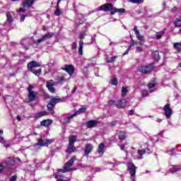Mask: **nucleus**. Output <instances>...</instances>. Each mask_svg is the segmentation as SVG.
Returning a JSON list of instances; mask_svg holds the SVG:
<instances>
[{"instance_id":"obj_1","label":"nucleus","mask_w":181,"mask_h":181,"mask_svg":"<svg viewBox=\"0 0 181 181\" xmlns=\"http://www.w3.org/2000/svg\"><path fill=\"white\" fill-rule=\"evenodd\" d=\"M40 64L37 61H31L27 64V69L30 73H33V74H35V76H40L42 74V69H38L37 70H35V68L40 67Z\"/></svg>"},{"instance_id":"obj_2","label":"nucleus","mask_w":181,"mask_h":181,"mask_svg":"<svg viewBox=\"0 0 181 181\" xmlns=\"http://www.w3.org/2000/svg\"><path fill=\"white\" fill-rule=\"evenodd\" d=\"M77 142V136L72 135L69 139V145L66 150V152L69 154L74 153V152H76L77 151V148H76V146H74V143Z\"/></svg>"},{"instance_id":"obj_3","label":"nucleus","mask_w":181,"mask_h":181,"mask_svg":"<svg viewBox=\"0 0 181 181\" xmlns=\"http://www.w3.org/2000/svg\"><path fill=\"white\" fill-rule=\"evenodd\" d=\"M59 103H62V98H52L49 100V103L47 105V111H49L50 114L53 115L54 114V107H56L57 104Z\"/></svg>"},{"instance_id":"obj_4","label":"nucleus","mask_w":181,"mask_h":181,"mask_svg":"<svg viewBox=\"0 0 181 181\" xmlns=\"http://www.w3.org/2000/svg\"><path fill=\"white\" fill-rule=\"evenodd\" d=\"M33 88V86L29 85L28 87L27 88V91L28 92V103H32L33 101H36V92L32 90Z\"/></svg>"},{"instance_id":"obj_5","label":"nucleus","mask_w":181,"mask_h":181,"mask_svg":"<svg viewBox=\"0 0 181 181\" xmlns=\"http://www.w3.org/2000/svg\"><path fill=\"white\" fill-rule=\"evenodd\" d=\"M153 69H155V64L152 63L149 64L148 66H141L139 67L138 71L141 73V74H148V73H151Z\"/></svg>"},{"instance_id":"obj_6","label":"nucleus","mask_w":181,"mask_h":181,"mask_svg":"<svg viewBox=\"0 0 181 181\" xmlns=\"http://www.w3.org/2000/svg\"><path fill=\"white\" fill-rule=\"evenodd\" d=\"M53 142L52 139H43L42 138L38 139V142L34 144L33 146L34 148H36V146H49L50 144Z\"/></svg>"},{"instance_id":"obj_7","label":"nucleus","mask_w":181,"mask_h":181,"mask_svg":"<svg viewBox=\"0 0 181 181\" xmlns=\"http://www.w3.org/2000/svg\"><path fill=\"white\" fill-rule=\"evenodd\" d=\"M136 166H135V164H134V162H128L127 163V170H129L130 173V176L132 177H135V175H136Z\"/></svg>"},{"instance_id":"obj_8","label":"nucleus","mask_w":181,"mask_h":181,"mask_svg":"<svg viewBox=\"0 0 181 181\" xmlns=\"http://www.w3.org/2000/svg\"><path fill=\"white\" fill-rule=\"evenodd\" d=\"M114 6L111 3H106L103 4L100 7L98 8V11H103L104 12H110L112 14V11H113Z\"/></svg>"},{"instance_id":"obj_9","label":"nucleus","mask_w":181,"mask_h":181,"mask_svg":"<svg viewBox=\"0 0 181 181\" xmlns=\"http://www.w3.org/2000/svg\"><path fill=\"white\" fill-rule=\"evenodd\" d=\"M166 118L169 119L173 115V110L170 107V103H167L163 108Z\"/></svg>"},{"instance_id":"obj_10","label":"nucleus","mask_w":181,"mask_h":181,"mask_svg":"<svg viewBox=\"0 0 181 181\" xmlns=\"http://www.w3.org/2000/svg\"><path fill=\"white\" fill-rule=\"evenodd\" d=\"M54 36V33L48 32L44 35L42 36L41 38L37 40V43H42V42H46V40H49V39H52Z\"/></svg>"},{"instance_id":"obj_11","label":"nucleus","mask_w":181,"mask_h":181,"mask_svg":"<svg viewBox=\"0 0 181 181\" xmlns=\"http://www.w3.org/2000/svg\"><path fill=\"white\" fill-rule=\"evenodd\" d=\"M61 69L68 73L69 76H73V74H74V66L71 64H65Z\"/></svg>"},{"instance_id":"obj_12","label":"nucleus","mask_w":181,"mask_h":181,"mask_svg":"<svg viewBox=\"0 0 181 181\" xmlns=\"http://www.w3.org/2000/svg\"><path fill=\"white\" fill-rule=\"evenodd\" d=\"M74 160H76V158L72 157L71 159L68 160L66 163H65V165H64L65 172H71V170H73V168H69L70 166H72V165L74 163Z\"/></svg>"},{"instance_id":"obj_13","label":"nucleus","mask_w":181,"mask_h":181,"mask_svg":"<svg viewBox=\"0 0 181 181\" xmlns=\"http://www.w3.org/2000/svg\"><path fill=\"white\" fill-rule=\"evenodd\" d=\"M47 88L49 91V93H52V94H54L56 93V89L54 88V81L49 80L47 81Z\"/></svg>"},{"instance_id":"obj_14","label":"nucleus","mask_w":181,"mask_h":181,"mask_svg":"<svg viewBox=\"0 0 181 181\" xmlns=\"http://www.w3.org/2000/svg\"><path fill=\"white\" fill-rule=\"evenodd\" d=\"M3 163L5 165V166H13L16 162L13 157H8L7 160L4 161Z\"/></svg>"},{"instance_id":"obj_15","label":"nucleus","mask_w":181,"mask_h":181,"mask_svg":"<svg viewBox=\"0 0 181 181\" xmlns=\"http://www.w3.org/2000/svg\"><path fill=\"white\" fill-rule=\"evenodd\" d=\"M93 148H94V146H93V144H87L84 149L86 156H88V155H90V153H91V152L93 151Z\"/></svg>"},{"instance_id":"obj_16","label":"nucleus","mask_w":181,"mask_h":181,"mask_svg":"<svg viewBox=\"0 0 181 181\" xmlns=\"http://www.w3.org/2000/svg\"><path fill=\"white\" fill-rule=\"evenodd\" d=\"M35 1L36 0H24L23 2H22V6H23V8H30V6L35 4Z\"/></svg>"},{"instance_id":"obj_17","label":"nucleus","mask_w":181,"mask_h":181,"mask_svg":"<svg viewBox=\"0 0 181 181\" xmlns=\"http://www.w3.org/2000/svg\"><path fill=\"white\" fill-rule=\"evenodd\" d=\"M52 122H53V121L50 119H44L40 122V125H41V127H45L46 128H47V127H50V125H52Z\"/></svg>"},{"instance_id":"obj_18","label":"nucleus","mask_w":181,"mask_h":181,"mask_svg":"<svg viewBox=\"0 0 181 181\" xmlns=\"http://www.w3.org/2000/svg\"><path fill=\"white\" fill-rule=\"evenodd\" d=\"M169 170L170 173H176V172H179L180 170H181V166L180 165H172Z\"/></svg>"},{"instance_id":"obj_19","label":"nucleus","mask_w":181,"mask_h":181,"mask_svg":"<svg viewBox=\"0 0 181 181\" xmlns=\"http://www.w3.org/2000/svg\"><path fill=\"white\" fill-rule=\"evenodd\" d=\"M151 56L154 62H158L160 60V55H159V51H154L151 53Z\"/></svg>"},{"instance_id":"obj_20","label":"nucleus","mask_w":181,"mask_h":181,"mask_svg":"<svg viewBox=\"0 0 181 181\" xmlns=\"http://www.w3.org/2000/svg\"><path fill=\"white\" fill-rule=\"evenodd\" d=\"M125 105H127L125 104L124 102L122 101V100H117V102L115 104V107L119 108V110H122V108H125Z\"/></svg>"},{"instance_id":"obj_21","label":"nucleus","mask_w":181,"mask_h":181,"mask_svg":"<svg viewBox=\"0 0 181 181\" xmlns=\"http://www.w3.org/2000/svg\"><path fill=\"white\" fill-rule=\"evenodd\" d=\"M105 148V144H104V143H100L98 145V152L99 155H100V156L104 155V148Z\"/></svg>"},{"instance_id":"obj_22","label":"nucleus","mask_w":181,"mask_h":181,"mask_svg":"<svg viewBox=\"0 0 181 181\" xmlns=\"http://www.w3.org/2000/svg\"><path fill=\"white\" fill-rule=\"evenodd\" d=\"M46 115H49V112L47 111L38 112L35 114V118H42V117H45Z\"/></svg>"},{"instance_id":"obj_23","label":"nucleus","mask_w":181,"mask_h":181,"mask_svg":"<svg viewBox=\"0 0 181 181\" xmlns=\"http://www.w3.org/2000/svg\"><path fill=\"white\" fill-rule=\"evenodd\" d=\"M98 124V121L90 120L86 123V125L88 128H94V127H95V125H97Z\"/></svg>"},{"instance_id":"obj_24","label":"nucleus","mask_w":181,"mask_h":181,"mask_svg":"<svg viewBox=\"0 0 181 181\" xmlns=\"http://www.w3.org/2000/svg\"><path fill=\"white\" fill-rule=\"evenodd\" d=\"M125 8H113V10L112 11V15H115L117 12L119 13H124L125 12Z\"/></svg>"},{"instance_id":"obj_25","label":"nucleus","mask_w":181,"mask_h":181,"mask_svg":"<svg viewBox=\"0 0 181 181\" xmlns=\"http://www.w3.org/2000/svg\"><path fill=\"white\" fill-rule=\"evenodd\" d=\"M84 45V42L83 40L79 41V47H78V53L79 56H83V47Z\"/></svg>"},{"instance_id":"obj_26","label":"nucleus","mask_w":181,"mask_h":181,"mask_svg":"<svg viewBox=\"0 0 181 181\" xmlns=\"http://www.w3.org/2000/svg\"><path fill=\"white\" fill-rule=\"evenodd\" d=\"M118 138L120 141H124L127 138V132L124 131H120L119 132Z\"/></svg>"},{"instance_id":"obj_27","label":"nucleus","mask_w":181,"mask_h":181,"mask_svg":"<svg viewBox=\"0 0 181 181\" xmlns=\"http://www.w3.org/2000/svg\"><path fill=\"white\" fill-rule=\"evenodd\" d=\"M137 153L139 156V159H144V155L146 153V151L145 149L138 150Z\"/></svg>"},{"instance_id":"obj_28","label":"nucleus","mask_w":181,"mask_h":181,"mask_svg":"<svg viewBox=\"0 0 181 181\" xmlns=\"http://www.w3.org/2000/svg\"><path fill=\"white\" fill-rule=\"evenodd\" d=\"M6 21L9 23H12V22L13 21V17H12V14L11 13V12H7V13H6Z\"/></svg>"},{"instance_id":"obj_29","label":"nucleus","mask_w":181,"mask_h":181,"mask_svg":"<svg viewBox=\"0 0 181 181\" xmlns=\"http://www.w3.org/2000/svg\"><path fill=\"white\" fill-rule=\"evenodd\" d=\"M76 114L74 113L73 115H71L68 117L64 118V124H69V122H70V119H71V118H73L74 117H76Z\"/></svg>"},{"instance_id":"obj_30","label":"nucleus","mask_w":181,"mask_h":181,"mask_svg":"<svg viewBox=\"0 0 181 181\" xmlns=\"http://www.w3.org/2000/svg\"><path fill=\"white\" fill-rule=\"evenodd\" d=\"M54 15L55 16H60V15H62V11L60 10V8L59 7V4H57V7H56L55 11L54 13Z\"/></svg>"},{"instance_id":"obj_31","label":"nucleus","mask_w":181,"mask_h":181,"mask_svg":"<svg viewBox=\"0 0 181 181\" xmlns=\"http://www.w3.org/2000/svg\"><path fill=\"white\" fill-rule=\"evenodd\" d=\"M117 59H118L117 56H113L110 58H107V63H114V62H115L117 60Z\"/></svg>"},{"instance_id":"obj_32","label":"nucleus","mask_w":181,"mask_h":181,"mask_svg":"<svg viewBox=\"0 0 181 181\" xmlns=\"http://www.w3.org/2000/svg\"><path fill=\"white\" fill-rule=\"evenodd\" d=\"M168 155H170L171 156H176V148H173L170 151L167 152Z\"/></svg>"},{"instance_id":"obj_33","label":"nucleus","mask_w":181,"mask_h":181,"mask_svg":"<svg viewBox=\"0 0 181 181\" xmlns=\"http://www.w3.org/2000/svg\"><path fill=\"white\" fill-rule=\"evenodd\" d=\"M174 48H175V50H177V52H181V44H180V42L174 43Z\"/></svg>"},{"instance_id":"obj_34","label":"nucleus","mask_w":181,"mask_h":181,"mask_svg":"<svg viewBox=\"0 0 181 181\" xmlns=\"http://www.w3.org/2000/svg\"><path fill=\"white\" fill-rule=\"evenodd\" d=\"M128 93V90L126 87L123 86L122 88V96L125 97L127 95V93Z\"/></svg>"},{"instance_id":"obj_35","label":"nucleus","mask_w":181,"mask_h":181,"mask_svg":"<svg viewBox=\"0 0 181 181\" xmlns=\"http://www.w3.org/2000/svg\"><path fill=\"white\" fill-rule=\"evenodd\" d=\"M129 2H131L132 4H137V5H139L143 4L144 0H129Z\"/></svg>"},{"instance_id":"obj_36","label":"nucleus","mask_w":181,"mask_h":181,"mask_svg":"<svg viewBox=\"0 0 181 181\" xmlns=\"http://www.w3.org/2000/svg\"><path fill=\"white\" fill-rule=\"evenodd\" d=\"M175 26L177 28H180L181 26V19L177 18L175 21Z\"/></svg>"},{"instance_id":"obj_37","label":"nucleus","mask_w":181,"mask_h":181,"mask_svg":"<svg viewBox=\"0 0 181 181\" xmlns=\"http://www.w3.org/2000/svg\"><path fill=\"white\" fill-rule=\"evenodd\" d=\"M148 95H149V92H148V90H143L141 91V97H143V98L145 97H148Z\"/></svg>"},{"instance_id":"obj_38","label":"nucleus","mask_w":181,"mask_h":181,"mask_svg":"<svg viewBox=\"0 0 181 181\" xmlns=\"http://www.w3.org/2000/svg\"><path fill=\"white\" fill-rule=\"evenodd\" d=\"M112 86H118V81H117V78L114 77L112 79Z\"/></svg>"},{"instance_id":"obj_39","label":"nucleus","mask_w":181,"mask_h":181,"mask_svg":"<svg viewBox=\"0 0 181 181\" xmlns=\"http://www.w3.org/2000/svg\"><path fill=\"white\" fill-rule=\"evenodd\" d=\"M107 103L109 105H115V104H117V102L114 100H108Z\"/></svg>"},{"instance_id":"obj_40","label":"nucleus","mask_w":181,"mask_h":181,"mask_svg":"<svg viewBox=\"0 0 181 181\" xmlns=\"http://www.w3.org/2000/svg\"><path fill=\"white\" fill-rule=\"evenodd\" d=\"M2 134H4V130L0 129V144L4 143V137H2Z\"/></svg>"},{"instance_id":"obj_41","label":"nucleus","mask_w":181,"mask_h":181,"mask_svg":"<svg viewBox=\"0 0 181 181\" xmlns=\"http://www.w3.org/2000/svg\"><path fill=\"white\" fill-rule=\"evenodd\" d=\"M134 31L135 32V35L136 37L139 36V35H141L139 33V30H138V28H136V26L134 27Z\"/></svg>"},{"instance_id":"obj_42","label":"nucleus","mask_w":181,"mask_h":181,"mask_svg":"<svg viewBox=\"0 0 181 181\" xmlns=\"http://www.w3.org/2000/svg\"><path fill=\"white\" fill-rule=\"evenodd\" d=\"M156 86V83H150L147 85V87H148L149 90H151V88H153V87H155Z\"/></svg>"},{"instance_id":"obj_43","label":"nucleus","mask_w":181,"mask_h":181,"mask_svg":"<svg viewBox=\"0 0 181 181\" xmlns=\"http://www.w3.org/2000/svg\"><path fill=\"white\" fill-rule=\"evenodd\" d=\"M137 39H139V40H140V42H144V35H141V34H139V35L136 36Z\"/></svg>"},{"instance_id":"obj_44","label":"nucleus","mask_w":181,"mask_h":181,"mask_svg":"<svg viewBox=\"0 0 181 181\" xmlns=\"http://www.w3.org/2000/svg\"><path fill=\"white\" fill-rule=\"evenodd\" d=\"M85 36H86V33H81L79 34V39L81 40H83V39H84Z\"/></svg>"},{"instance_id":"obj_45","label":"nucleus","mask_w":181,"mask_h":181,"mask_svg":"<svg viewBox=\"0 0 181 181\" xmlns=\"http://www.w3.org/2000/svg\"><path fill=\"white\" fill-rule=\"evenodd\" d=\"M71 49L72 50H76V49H77V42H74L72 43Z\"/></svg>"},{"instance_id":"obj_46","label":"nucleus","mask_w":181,"mask_h":181,"mask_svg":"<svg viewBox=\"0 0 181 181\" xmlns=\"http://www.w3.org/2000/svg\"><path fill=\"white\" fill-rule=\"evenodd\" d=\"M136 45V42H135V40L132 39V43L129 45V49H132L134 45Z\"/></svg>"},{"instance_id":"obj_47","label":"nucleus","mask_w":181,"mask_h":181,"mask_svg":"<svg viewBox=\"0 0 181 181\" xmlns=\"http://www.w3.org/2000/svg\"><path fill=\"white\" fill-rule=\"evenodd\" d=\"M144 49L142 48V47H136V52L137 53H141V52H143Z\"/></svg>"},{"instance_id":"obj_48","label":"nucleus","mask_w":181,"mask_h":181,"mask_svg":"<svg viewBox=\"0 0 181 181\" xmlns=\"http://www.w3.org/2000/svg\"><path fill=\"white\" fill-rule=\"evenodd\" d=\"M4 169H5V165L0 164V174L4 172Z\"/></svg>"},{"instance_id":"obj_49","label":"nucleus","mask_w":181,"mask_h":181,"mask_svg":"<svg viewBox=\"0 0 181 181\" xmlns=\"http://www.w3.org/2000/svg\"><path fill=\"white\" fill-rule=\"evenodd\" d=\"M86 110H87V108H86V107H81V108H79V110H78V112H86Z\"/></svg>"},{"instance_id":"obj_50","label":"nucleus","mask_w":181,"mask_h":181,"mask_svg":"<svg viewBox=\"0 0 181 181\" xmlns=\"http://www.w3.org/2000/svg\"><path fill=\"white\" fill-rule=\"evenodd\" d=\"M10 181H16V175H13L10 177Z\"/></svg>"},{"instance_id":"obj_51","label":"nucleus","mask_w":181,"mask_h":181,"mask_svg":"<svg viewBox=\"0 0 181 181\" xmlns=\"http://www.w3.org/2000/svg\"><path fill=\"white\" fill-rule=\"evenodd\" d=\"M25 62H26V59H20L18 62V64H23V63H25Z\"/></svg>"},{"instance_id":"obj_52","label":"nucleus","mask_w":181,"mask_h":181,"mask_svg":"<svg viewBox=\"0 0 181 181\" xmlns=\"http://www.w3.org/2000/svg\"><path fill=\"white\" fill-rule=\"evenodd\" d=\"M26 16H28L27 15H23L21 17V22H24L25 21V18H26Z\"/></svg>"},{"instance_id":"obj_53","label":"nucleus","mask_w":181,"mask_h":181,"mask_svg":"<svg viewBox=\"0 0 181 181\" xmlns=\"http://www.w3.org/2000/svg\"><path fill=\"white\" fill-rule=\"evenodd\" d=\"M129 50H131V48H129V47L128 49L123 54V56H125V54H128V53H129Z\"/></svg>"},{"instance_id":"obj_54","label":"nucleus","mask_w":181,"mask_h":181,"mask_svg":"<svg viewBox=\"0 0 181 181\" xmlns=\"http://www.w3.org/2000/svg\"><path fill=\"white\" fill-rule=\"evenodd\" d=\"M129 115H134L135 114V112L134 111V110H130L129 111Z\"/></svg>"},{"instance_id":"obj_55","label":"nucleus","mask_w":181,"mask_h":181,"mask_svg":"<svg viewBox=\"0 0 181 181\" xmlns=\"http://www.w3.org/2000/svg\"><path fill=\"white\" fill-rule=\"evenodd\" d=\"M144 151H146V153H147V155H149V153H151V149L150 148H146V149H144Z\"/></svg>"},{"instance_id":"obj_56","label":"nucleus","mask_w":181,"mask_h":181,"mask_svg":"<svg viewBox=\"0 0 181 181\" xmlns=\"http://www.w3.org/2000/svg\"><path fill=\"white\" fill-rule=\"evenodd\" d=\"M120 149L121 151H124L125 149V144L120 145Z\"/></svg>"},{"instance_id":"obj_57","label":"nucleus","mask_w":181,"mask_h":181,"mask_svg":"<svg viewBox=\"0 0 181 181\" xmlns=\"http://www.w3.org/2000/svg\"><path fill=\"white\" fill-rule=\"evenodd\" d=\"M18 12H26V10L23 8H20Z\"/></svg>"},{"instance_id":"obj_58","label":"nucleus","mask_w":181,"mask_h":181,"mask_svg":"<svg viewBox=\"0 0 181 181\" xmlns=\"http://www.w3.org/2000/svg\"><path fill=\"white\" fill-rule=\"evenodd\" d=\"M111 125H112V127H115V125H117V121L112 122Z\"/></svg>"},{"instance_id":"obj_59","label":"nucleus","mask_w":181,"mask_h":181,"mask_svg":"<svg viewBox=\"0 0 181 181\" xmlns=\"http://www.w3.org/2000/svg\"><path fill=\"white\" fill-rule=\"evenodd\" d=\"M172 12H176L177 11V6H175L172 8Z\"/></svg>"},{"instance_id":"obj_60","label":"nucleus","mask_w":181,"mask_h":181,"mask_svg":"<svg viewBox=\"0 0 181 181\" xmlns=\"http://www.w3.org/2000/svg\"><path fill=\"white\" fill-rule=\"evenodd\" d=\"M156 37V39L159 40L162 38V35H157Z\"/></svg>"},{"instance_id":"obj_61","label":"nucleus","mask_w":181,"mask_h":181,"mask_svg":"<svg viewBox=\"0 0 181 181\" xmlns=\"http://www.w3.org/2000/svg\"><path fill=\"white\" fill-rule=\"evenodd\" d=\"M16 119L18 121H22V117H21V116H17Z\"/></svg>"},{"instance_id":"obj_62","label":"nucleus","mask_w":181,"mask_h":181,"mask_svg":"<svg viewBox=\"0 0 181 181\" xmlns=\"http://www.w3.org/2000/svg\"><path fill=\"white\" fill-rule=\"evenodd\" d=\"M63 81H64V78H61L60 79H59V83H63Z\"/></svg>"},{"instance_id":"obj_63","label":"nucleus","mask_w":181,"mask_h":181,"mask_svg":"<svg viewBox=\"0 0 181 181\" xmlns=\"http://www.w3.org/2000/svg\"><path fill=\"white\" fill-rule=\"evenodd\" d=\"M42 30H44V32H46V30H47V27L43 26Z\"/></svg>"},{"instance_id":"obj_64","label":"nucleus","mask_w":181,"mask_h":181,"mask_svg":"<svg viewBox=\"0 0 181 181\" xmlns=\"http://www.w3.org/2000/svg\"><path fill=\"white\" fill-rule=\"evenodd\" d=\"M57 181H67V180H64V179H58Z\"/></svg>"}]
</instances>
